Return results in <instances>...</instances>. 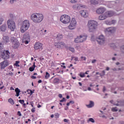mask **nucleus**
Returning <instances> with one entry per match:
<instances>
[{
	"label": "nucleus",
	"instance_id": "obj_21",
	"mask_svg": "<svg viewBox=\"0 0 124 124\" xmlns=\"http://www.w3.org/2000/svg\"><path fill=\"white\" fill-rule=\"evenodd\" d=\"M65 44L62 42H59L57 44V48H61V47H62L64 46Z\"/></svg>",
	"mask_w": 124,
	"mask_h": 124
},
{
	"label": "nucleus",
	"instance_id": "obj_34",
	"mask_svg": "<svg viewBox=\"0 0 124 124\" xmlns=\"http://www.w3.org/2000/svg\"><path fill=\"white\" fill-rule=\"evenodd\" d=\"M90 122H91V123H94V120L93 119V118H89L88 120H87V123H90Z\"/></svg>",
	"mask_w": 124,
	"mask_h": 124
},
{
	"label": "nucleus",
	"instance_id": "obj_14",
	"mask_svg": "<svg viewBox=\"0 0 124 124\" xmlns=\"http://www.w3.org/2000/svg\"><path fill=\"white\" fill-rule=\"evenodd\" d=\"M106 10V9H105V8L104 7H100L97 9L96 13H97V14H102V13H104V12H105Z\"/></svg>",
	"mask_w": 124,
	"mask_h": 124
},
{
	"label": "nucleus",
	"instance_id": "obj_38",
	"mask_svg": "<svg viewBox=\"0 0 124 124\" xmlns=\"http://www.w3.org/2000/svg\"><path fill=\"white\" fill-rule=\"evenodd\" d=\"M121 51L122 54H124V45L121 46Z\"/></svg>",
	"mask_w": 124,
	"mask_h": 124
},
{
	"label": "nucleus",
	"instance_id": "obj_40",
	"mask_svg": "<svg viewBox=\"0 0 124 124\" xmlns=\"http://www.w3.org/2000/svg\"><path fill=\"white\" fill-rule=\"evenodd\" d=\"M54 116L56 119H58L60 117V114L58 113H56L54 114Z\"/></svg>",
	"mask_w": 124,
	"mask_h": 124
},
{
	"label": "nucleus",
	"instance_id": "obj_25",
	"mask_svg": "<svg viewBox=\"0 0 124 124\" xmlns=\"http://www.w3.org/2000/svg\"><path fill=\"white\" fill-rule=\"evenodd\" d=\"M106 18H107V16H106V15L105 14L99 16V20H105Z\"/></svg>",
	"mask_w": 124,
	"mask_h": 124
},
{
	"label": "nucleus",
	"instance_id": "obj_6",
	"mask_svg": "<svg viewBox=\"0 0 124 124\" xmlns=\"http://www.w3.org/2000/svg\"><path fill=\"white\" fill-rule=\"evenodd\" d=\"M9 55H10L9 51L4 50L1 52L0 57L3 60H8L9 59Z\"/></svg>",
	"mask_w": 124,
	"mask_h": 124
},
{
	"label": "nucleus",
	"instance_id": "obj_22",
	"mask_svg": "<svg viewBox=\"0 0 124 124\" xmlns=\"http://www.w3.org/2000/svg\"><path fill=\"white\" fill-rule=\"evenodd\" d=\"M86 106L88 108H92L94 106V103L93 101H90V104L89 105H87Z\"/></svg>",
	"mask_w": 124,
	"mask_h": 124
},
{
	"label": "nucleus",
	"instance_id": "obj_57",
	"mask_svg": "<svg viewBox=\"0 0 124 124\" xmlns=\"http://www.w3.org/2000/svg\"><path fill=\"white\" fill-rule=\"evenodd\" d=\"M69 103L70 104H74L75 102L74 101H70Z\"/></svg>",
	"mask_w": 124,
	"mask_h": 124
},
{
	"label": "nucleus",
	"instance_id": "obj_2",
	"mask_svg": "<svg viewBox=\"0 0 124 124\" xmlns=\"http://www.w3.org/2000/svg\"><path fill=\"white\" fill-rule=\"evenodd\" d=\"M87 26L90 32H93L97 29V22L94 20H89Z\"/></svg>",
	"mask_w": 124,
	"mask_h": 124
},
{
	"label": "nucleus",
	"instance_id": "obj_48",
	"mask_svg": "<svg viewBox=\"0 0 124 124\" xmlns=\"http://www.w3.org/2000/svg\"><path fill=\"white\" fill-rule=\"evenodd\" d=\"M79 76L81 78H83V77H85V74H80Z\"/></svg>",
	"mask_w": 124,
	"mask_h": 124
},
{
	"label": "nucleus",
	"instance_id": "obj_5",
	"mask_svg": "<svg viewBox=\"0 0 124 124\" xmlns=\"http://www.w3.org/2000/svg\"><path fill=\"white\" fill-rule=\"evenodd\" d=\"M8 28L12 31H14L16 25H15V22L12 20V19H8L7 21Z\"/></svg>",
	"mask_w": 124,
	"mask_h": 124
},
{
	"label": "nucleus",
	"instance_id": "obj_51",
	"mask_svg": "<svg viewBox=\"0 0 124 124\" xmlns=\"http://www.w3.org/2000/svg\"><path fill=\"white\" fill-rule=\"evenodd\" d=\"M95 62H96V60L94 59V60H92V63H95Z\"/></svg>",
	"mask_w": 124,
	"mask_h": 124
},
{
	"label": "nucleus",
	"instance_id": "obj_46",
	"mask_svg": "<svg viewBox=\"0 0 124 124\" xmlns=\"http://www.w3.org/2000/svg\"><path fill=\"white\" fill-rule=\"evenodd\" d=\"M66 99H65V98L63 97L62 100L60 101V102H63L64 101H66Z\"/></svg>",
	"mask_w": 124,
	"mask_h": 124
},
{
	"label": "nucleus",
	"instance_id": "obj_7",
	"mask_svg": "<svg viewBox=\"0 0 124 124\" xmlns=\"http://www.w3.org/2000/svg\"><path fill=\"white\" fill-rule=\"evenodd\" d=\"M96 40L100 45H103L105 43V37L103 35H100L97 37Z\"/></svg>",
	"mask_w": 124,
	"mask_h": 124
},
{
	"label": "nucleus",
	"instance_id": "obj_50",
	"mask_svg": "<svg viewBox=\"0 0 124 124\" xmlns=\"http://www.w3.org/2000/svg\"><path fill=\"white\" fill-rule=\"evenodd\" d=\"M31 111L32 112V113H34V112H35V108H32L31 109Z\"/></svg>",
	"mask_w": 124,
	"mask_h": 124
},
{
	"label": "nucleus",
	"instance_id": "obj_54",
	"mask_svg": "<svg viewBox=\"0 0 124 124\" xmlns=\"http://www.w3.org/2000/svg\"><path fill=\"white\" fill-rule=\"evenodd\" d=\"M17 115H18V116H22V114L21 113V112H20V111L17 112Z\"/></svg>",
	"mask_w": 124,
	"mask_h": 124
},
{
	"label": "nucleus",
	"instance_id": "obj_56",
	"mask_svg": "<svg viewBox=\"0 0 124 124\" xmlns=\"http://www.w3.org/2000/svg\"><path fill=\"white\" fill-rule=\"evenodd\" d=\"M8 75H9V76H12L13 75V73L12 72H10L9 73V74H8Z\"/></svg>",
	"mask_w": 124,
	"mask_h": 124
},
{
	"label": "nucleus",
	"instance_id": "obj_29",
	"mask_svg": "<svg viewBox=\"0 0 124 124\" xmlns=\"http://www.w3.org/2000/svg\"><path fill=\"white\" fill-rule=\"evenodd\" d=\"M28 94H30V95H31V94H32V93H33L34 92L31 91V90H30V89H28L27 91Z\"/></svg>",
	"mask_w": 124,
	"mask_h": 124
},
{
	"label": "nucleus",
	"instance_id": "obj_42",
	"mask_svg": "<svg viewBox=\"0 0 124 124\" xmlns=\"http://www.w3.org/2000/svg\"><path fill=\"white\" fill-rule=\"evenodd\" d=\"M2 49H3V44L0 42V50H2Z\"/></svg>",
	"mask_w": 124,
	"mask_h": 124
},
{
	"label": "nucleus",
	"instance_id": "obj_23",
	"mask_svg": "<svg viewBox=\"0 0 124 124\" xmlns=\"http://www.w3.org/2000/svg\"><path fill=\"white\" fill-rule=\"evenodd\" d=\"M6 28H7V27L6 26V24H3L0 27V31H6Z\"/></svg>",
	"mask_w": 124,
	"mask_h": 124
},
{
	"label": "nucleus",
	"instance_id": "obj_43",
	"mask_svg": "<svg viewBox=\"0 0 124 124\" xmlns=\"http://www.w3.org/2000/svg\"><path fill=\"white\" fill-rule=\"evenodd\" d=\"M9 16H10V18L11 19V20H13L14 18V16L13 15V14H10Z\"/></svg>",
	"mask_w": 124,
	"mask_h": 124
},
{
	"label": "nucleus",
	"instance_id": "obj_45",
	"mask_svg": "<svg viewBox=\"0 0 124 124\" xmlns=\"http://www.w3.org/2000/svg\"><path fill=\"white\" fill-rule=\"evenodd\" d=\"M41 62H44V58L42 57H40L39 58Z\"/></svg>",
	"mask_w": 124,
	"mask_h": 124
},
{
	"label": "nucleus",
	"instance_id": "obj_55",
	"mask_svg": "<svg viewBox=\"0 0 124 124\" xmlns=\"http://www.w3.org/2000/svg\"><path fill=\"white\" fill-rule=\"evenodd\" d=\"M120 91H124V87H120L119 88Z\"/></svg>",
	"mask_w": 124,
	"mask_h": 124
},
{
	"label": "nucleus",
	"instance_id": "obj_3",
	"mask_svg": "<svg viewBox=\"0 0 124 124\" xmlns=\"http://www.w3.org/2000/svg\"><path fill=\"white\" fill-rule=\"evenodd\" d=\"M30 28V21L28 20H25L22 22V25L20 28V31L24 33L26 31L29 30Z\"/></svg>",
	"mask_w": 124,
	"mask_h": 124
},
{
	"label": "nucleus",
	"instance_id": "obj_37",
	"mask_svg": "<svg viewBox=\"0 0 124 124\" xmlns=\"http://www.w3.org/2000/svg\"><path fill=\"white\" fill-rule=\"evenodd\" d=\"M18 63H20V61H16V63L14 64V65H15L16 66H17V67H19L20 65L18 64Z\"/></svg>",
	"mask_w": 124,
	"mask_h": 124
},
{
	"label": "nucleus",
	"instance_id": "obj_64",
	"mask_svg": "<svg viewBox=\"0 0 124 124\" xmlns=\"http://www.w3.org/2000/svg\"><path fill=\"white\" fill-rule=\"evenodd\" d=\"M112 61H116V58L113 57V58H112Z\"/></svg>",
	"mask_w": 124,
	"mask_h": 124
},
{
	"label": "nucleus",
	"instance_id": "obj_31",
	"mask_svg": "<svg viewBox=\"0 0 124 124\" xmlns=\"http://www.w3.org/2000/svg\"><path fill=\"white\" fill-rule=\"evenodd\" d=\"M8 102H10L12 105H14V101H13V99L12 98H10L8 99Z\"/></svg>",
	"mask_w": 124,
	"mask_h": 124
},
{
	"label": "nucleus",
	"instance_id": "obj_58",
	"mask_svg": "<svg viewBox=\"0 0 124 124\" xmlns=\"http://www.w3.org/2000/svg\"><path fill=\"white\" fill-rule=\"evenodd\" d=\"M74 60L76 62L78 61V57H74Z\"/></svg>",
	"mask_w": 124,
	"mask_h": 124
},
{
	"label": "nucleus",
	"instance_id": "obj_8",
	"mask_svg": "<svg viewBox=\"0 0 124 124\" xmlns=\"http://www.w3.org/2000/svg\"><path fill=\"white\" fill-rule=\"evenodd\" d=\"M77 24V22H76V20H75V18H72L71 20L70 25L68 26L69 30H74V29L76 28Z\"/></svg>",
	"mask_w": 124,
	"mask_h": 124
},
{
	"label": "nucleus",
	"instance_id": "obj_49",
	"mask_svg": "<svg viewBox=\"0 0 124 124\" xmlns=\"http://www.w3.org/2000/svg\"><path fill=\"white\" fill-rule=\"evenodd\" d=\"M69 122V120H67L66 119H64L63 120V122L64 123H68Z\"/></svg>",
	"mask_w": 124,
	"mask_h": 124
},
{
	"label": "nucleus",
	"instance_id": "obj_44",
	"mask_svg": "<svg viewBox=\"0 0 124 124\" xmlns=\"http://www.w3.org/2000/svg\"><path fill=\"white\" fill-rule=\"evenodd\" d=\"M19 102L21 103V104H24L25 101L24 100H19Z\"/></svg>",
	"mask_w": 124,
	"mask_h": 124
},
{
	"label": "nucleus",
	"instance_id": "obj_41",
	"mask_svg": "<svg viewBox=\"0 0 124 124\" xmlns=\"http://www.w3.org/2000/svg\"><path fill=\"white\" fill-rule=\"evenodd\" d=\"M69 50H70V51H71V52H72V53H74V51H75L74 48H73V47H69Z\"/></svg>",
	"mask_w": 124,
	"mask_h": 124
},
{
	"label": "nucleus",
	"instance_id": "obj_19",
	"mask_svg": "<svg viewBox=\"0 0 124 124\" xmlns=\"http://www.w3.org/2000/svg\"><path fill=\"white\" fill-rule=\"evenodd\" d=\"M79 39L80 40V43L81 42H84V41H86V40H87V36L80 35L79 36Z\"/></svg>",
	"mask_w": 124,
	"mask_h": 124
},
{
	"label": "nucleus",
	"instance_id": "obj_10",
	"mask_svg": "<svg viewBox=\"0 0 124 124\" xmlns=\"http://www.w3.org/2000/svg\"><path fill=\"white\" fill-rule=\"evenodd\" d=\"M11 42L13 43L15 48H18L19 47V41L17 39H15L14 37H11Z\"/></svg>",
	"mask_w": 124,
	"mask_h": 124
},
{
	"label": "nucleus",
	"instance_id": "obj_26",
	"mask_svg": "<svg viewBox=\"0 0 124 124\" xmlns=\"http://www.w3.org/2000/svg\"><path fill=\"white\" fill-rule=\"evenodd\" d=\"M15 92L16 93V96H19V95H20V89H19V88H16L15 89Z\"/></svg>",
	"mask_w": 124,
	"mask_h": 124
},
{
	"label": "nucleus",
	"instance_id": "obj_20",
	"mask_svg": "<svg viewBox=\"0 0 124 124\" xmlns=\"http://www.w3.org/2000/svg\"><path fill=\"white\" fill-rule=\"evenodd\" d=\"M119 104H113L115 106H124V100L117 102Z\"/></svg>",
	"mask_w": 124,
	"mask_h": 124
},
{
	"label": "nucleus",
	"instance_id": "obj_36",
	"mask_svg": "<svg viewBox=\"0 0 124 124\" xmlns=\"http://www.w3.org/2000/svg\"><path fill=\"white\" fill-rule=\"evenodd\" d=\"M91 3H92V4H97V1L95 0H91Z\"/></svg>",
	"mask_w": 124,
	"mask_h": 124
},
{
	"label": "nucleus",
	"instance_id": "obj_9",
	"mask_svg": "<svg viewBox=\"0 0 124 124\" xmlns=\"http://www.w3.org/2000/svg\"><path fill=\"white\" fill-rule=\"evenodd\" d=\"M30 40H31V37H30V33H25L23 35V42H24V43H25V44H29V42H30Z\"/></svg>",
	"mask_w": 124,
	"mask_h": 124
},
{
	"label": "nucleus",
	"instance_id": "obj_59",
	"mask_svg": "<svg viewBox=\"0 0 124 124\" xmlns=\"http://www.w3.org/2000/svg\"><path fill=\"white\" fill-rule=\"evenodd\" d=\"M58 96L60 98H62V94H59Z\"/></svg>",
	"mask_w": 124,
	"mask_h": 124
},
{
	"label": "nucleus",
	"instance_id": "obj_30",
	"mask_svg": "<svg viewBox=\"0 0 124 124\" xmlns=\"http://www.w3.org/2000/svg\"><path fill=\"white\" fill-rule=\"evenodd\" d=\"M60 82V79L59 78H55L53 81L54 84H59Z\"/></svg>",
	"mask_w": 124,
	"mask_h": 124
},
{
	"label": "nucleus",
	"instance_id": "obj_32",
	"mask_svg": "<svg viewBox=\"0 0 124 124\" xmlns=\"http://www.w3.org/2000/svg\"><path fill=\"white\" fill-rule=\"evenodd\" d=\"M105 73H106L105 70H103L102 71V73L99 74L100 77H103V76L105 75Z\"/></svg>",
	"mask_w": 124,
	"mask_h": 124
},
{
	"label": "nucleus",
	"instance_id": "obj_53",
	"mask_svg": "<svg viewBox=\"0 0 124 124\" xmlns=\"http://www.w3.org/2000/svg\"><path fill=\"white\" fill-rule=\"evenodd\" d=\"M80 59H83L84 61H86L87 60V58H86L85 57H83L82 56Z\"/></svg>",
	"mask_w": 124,
	"mask_h": 124
},
{
	"label": "nucleus",
	"instance_id": "obj_35",
	"mask_svg": "<svg viewBox=\"0 0 124 124\" xmlns=\"http://www.w3.org/2000/svg\"><path fill=\"white\" fill-rule=\"evenodd\" d=\"M49 77H50V74H49V73L48 72H46V75H45V78L46 79H48V78H49Z\"/></svg>",
	"mask_w": 124,
	"mask_h": 124
},
{
	"label": "nucleus",
	"instance_id": "obj_18",
	"mask_svg": "<svg viewBox=\"0 0 124 124\" xmlns=\"http://www.w3.org/2000/svg\"><path fill=\"white\" fill-rule=\"evenodd\" d=\"M42 47V44L39 43H36L34 45V49L35 50H38V49H40Z\"/></svg>",
	"mask_w": 124,
	"mask_h": 124
},
{
	"label": "nucleus",
	"instance_id": "obj_16",
	"mask_svg": "<svg viewBox=\"0 0 124 124\" xmlns=\"http://www.w3.org/2000/svg\"><path fill=\"white\" fill-rule=\"evenodd\" d=\"M2 39L4 43H8V42H10V39H9L8 36H3Z\"/></svg>",
	"mask_w": 124,
	"mask_h": 124
},
{
	"label": "nucleus",
	"instance_id": "obj_28",
	"mask_svg": "<svg viewBox=\"0 0 124 124\" xmlns=\"http://www.w3.org/2000/svg\"><path fill=\"white\" fill-rule=\"evenodd\" d=\"M75 42L76 43H80V37H77V38L75 39Z\"/></svg>",
	"mask_w": 124,
	"mask_h": 124
},
{
	"label": "nucleus",
	"instance_id": "obj_62",
	"mask_svg": "<svg viewBox=\"0 0 124 124\" xmlns=\"http://www.w3.org/2000/svg\"><path fill=\"white\" fill-rule=\"evenodd\" d=\"M106 70H107L108 71H109V70H110V68H109V67H107L106 68Z\"/></svg>",
	"mask_w": 124,
	"mask_h": 124
},
{
	"label": "nucleus",
	"instance_id": "obj_4",
	"mask_svg": "<svg viewBox=\"0 0 124 124\" xmlns=\"http://www.w3.org/2000/svg\"><path fill=\"white\" fill-rule=\"evenodd\" d=\"M60 21L63 24H69V23H70V21H71V18L70 16L64 15L61 16Z\"/></svg>",
	"mask_w": 124,
	"mask_h": 124
},
{
	"label": "nucleus",
	"instance_id": "obj_39",
	"mask_svg": "<svg viewBox=\"0 0 124 124\" xmlns=\"http://www.w3.org/2000/svg\"><path fill=\"white\" fill-rule=\"evenodd\" d=\"M112 112H117L118 111V109H117V107L112 108H111Z\"/></svg>",
	"mask_w": 124,
	"mask_h": 124
},
{
	"label": "nucleus",
	"instance_id": "obj_13",
	"mask_svg": "<svg viewBox=\"0 0 124 124\" xmlns=\"http://www.w3.org/2000/svg\"><path fill=\"white\" fill-rule=\"evenodd\" d=\"M80 13L82 16V17H84V18H87L88 16H89V13H88V11L85 10H82L80 11Z\"/></svg>",
	"mask_w": 124,
	"mask_h": 124
},
{
	"label": "nucleus",
	"instance_id": "obj_61",
	"mask_svg": "<svg viewBox=\"0 0 124 124\" xmlns=\"http://www.w3.org/2000/svg\"><path fill=\"white\" fill-rule=\"evenodd\" d=\"M31 78H32V79H36V77L32 76Z\"/></svg>",
	"mask_w": 124,
	"mask_h": 124
},
{
	"label": "nucleus",
	"instance_id": "obj_11",
	"mask_svg": "<svg viewBox=\"0 0 124 124\" xmlns=\"http://www.w3.org/2000/svg\"><path fill=\"white\" fill-rule=\"evenodd\" d=\"M81 7L83 8H85V5H79V4H75L73 5V8L74 10H80L81 9Z\"/></svg>",
	"mask_w": 124,
	"mask_h": 124
},
{
	"label": "nucleus",
	"instance_id": "obj_17",
	"mask_svg": "<svg viewBox=\"0 0 124 124\" xmlns=\"http://www.w3.org/2000/svg\"><path fill=\"white\" fill-rule=\"evenodd\" d=\"M105 14L106 15V16H107V18L108 17H112L113 15H114V12L112 11H108L106 12Z\"/></svg>",
	"mask_w": 124,
	"mask_h": 124
},
{
	"label": "nucleus",
	"instance_id": "obj_33",
	"mask_svg": "<svg viewBox=\"0 0 124 124\" xmlns=\"http://www.w3.org/2000/svg\"><path fill=\"white\" fill-rule=\"evenodd\" d=\"M3 17L2 16H0V25L2 24V22L4 21Z\"/></svg>",
	"mask_w": 124,
	"mask_h": 124
},
{
	"label": "nucleus",
	"instance_id": "obj_60",
	"mask_svg": "<svg viewBox=\"0 0 124 124\" xmlns=\"http://www.w3.org/2000/svg\"><path fill=\"white\" fill-rule=\"evenodd\" d=\"M106 91V87L105 86L103 87V92H105Z\"/></svg>",
	"mask_w": 124,
	"mask_h": 124
},
{
	"label": "nucleus",
	"instance_id": "obj_47",
	"mask_svg": "<svg viewBox=\"0 0 124 124\" xmlns=\"http://www.w3.org/2000/svg\"><path fill=\"white\" fill-rule=\"evenodd\" d=\"M70 2H71V3H76V2H77V1L75 0H70Z\"/></svg>",
	"mask_w": 124,
	"mask_h": 124
},
{
	"label": "nucleus",
	"instance_id": "obj_12",
	"mask_svg": "<svg viewBox=\"0 0 124 124\" xmlns=\"http://www.w3.org/2000/svg\"><path fill=\"white\" fill-rule=\"evenodd\" d=\"M9 63L7 60H5L0 63V68L1 69H4L7 65H8Z\"/></svg>",
	"mask_w": 124,
	"mask_h": 124
},
{
	"label": "nucleus",
	"instance_id": "obj_27",
	"mask_svg": "<svg viewBox=\"0 0 124 124\" xmlns=\"http://www.w3.org/2000/svg\"><path fill=\"white\" fill-rule=\"evenodd\" d=\"M116 23V20H112L111 21H106V24L107 25H111V24H115Z\"/></svg>",
	"mask_w": 124,
	"mask_h": 124
},
{
	"label": "nucleus",
	"instance_id": "obj_63",
	"mask_svg": "<svg viewBox=\"0 0 124 124\" xmlns=\"http://www.w3.org/2000/svg\"><path fill=\"white\" fill-rule=\"evenodd\" d=\"M84 123H85V121L84 120H82L81 121V124H84Z\"/></svg>",
	"mask_w": 124,
	"mask_h": 124
},
{
	"label": "nucleus",
	"instance_id": "obj_24",
	"mask_svg": "<svg viewBox=\"0 0 124 124\" xmlns=\"http://www.w3.org/2000/svg\"><path fill=\"white\" fill-rule=\"evenodd\" d=\"M35 66H35V62H34L33 65L29 68L30 71H31V72H32V71L34 70V69L35 68Z\"/></svg>",
	"mask_w": 124,
	"mask_h": 124
},
{
	"label": "nucleus",
	"instance_id": "obj_15",
	"mask_svg": "<svg viewBox=\"0 0 124 124\" xmlns=\"http://www.w3.org/2000/svg\"><path fill=\"white\" fill-rule=\"evenodd\" d=\"M106 31L109 33H114L116 31V29L114 27H109L106 29Z\"/></svg>",
	"mask_w": 124,
	"mask_h": 124
},
{
	"label": "nucleus",
	"instance_id": "obj_1",
	"mask_svg": "<svg viewBox=\"0 0 124 124\" xmlns=\"http://www.w3.org/2000/svg\"><path fill=\"white\" fill-rule=\"evenodd\" d=\"M31 19L34 23H40L42 22L44 16L41 14H32L31 16Z\"/></svg>",
	"mask_w": 124,
	"mask_h": 124
},
{
	"label": "nucleus",
	"instance_id": "obj_52",
	"mask_svg": "<svg viewBox=\"0 0 124 124\" xmlns=\"http://www.w3.org/2000/svg\"><path fill=\"white\" fill-rule=\"evenodd\" d=\"M14 1H15V0H10V2L11 4H13V3H14Z\"/></svg>",
	"mask_w": 124,
	"mask_h": 124
}]
</instances>
